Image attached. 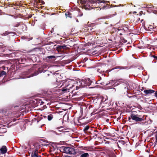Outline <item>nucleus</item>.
<instances>
[{"label":"nucleus","instance_id":"nucleus-1","mask_svg":"<svg viewBox=\"0 0 157 157\" xmlns=\"http://www.w3.org/2000/svg\"><path fill=\"white\" fill-rule=\"evenodd\" d=\"M78 83H77L75 86H76V90H78L79 89V87L77 85H79L81 87H84L85 86H89L90 88H93V86L94 83L93 81L91 80L89 78L87 79H82V80L79 81V82L76 81Z\"/></svg>","mask_w":157,"mask_h":157},{"label":"nucleus","instance_id":"nucleus-2","mask_svg":"<svg viewBox=\"0 0 157 157\" xmlns=\"http://www.w3.org/2000/svg\"><path fill=\"white\" fill-rule=\"evenodd\" d=\"M78 83L75 81L71 80L69 82L68 84H67L65 87H63L61 90L62 91L67 92L69 91L70 89H71L75 86Z\"/></svg>","mask_w":157,"mask_h":157},{"label":"nucleus","instance_id":"nucleus-3","mask_svg":"<svg viewBox=\"0 0 157 157\" xmlns=\"http://www.w3.org/2000/svg\"><path fill=\"white\" fill-rule=\"evenodd\" d=\"M120 81L119 80H111L108 82L105 81L101 82V84L103 85L117 86L120 84Z\"/></svg>","mask_w":157,"mask_h":157},{"label":"nucleus","instance_id":"nucleus-4","mask_svg":"<svg viewBox=\"0 0 157 157\" xmlns=\"http://www.w3.org/2000/svg\"><path fill=\"white\" fill-rule=\"evenodd\" d=\"M63 152L70 154H75L76 153L75 149L72 147H63L61 148Z\"/></svg>","mask_w":157,"mask_h":157},{"label":"nucleus","instance_id":"nucleus-5","mask_svg":"<svg viewBox=\"0 0 157 157\" xmlns=\"http://www.w3.org/2000/svg\"><path fill=\"white\" fill-rule=\"evenodd\" d=\"M131 117L133 120L136 121H141L143 120L142 118L137 117L135 114H131Z\"/></svg>","mask_w":157,"mask_h":157},{"label":"nucleus","instance_id":"nucleus-6","mask_svg":"<svg viewBox=\"0 0 157 157\" xmlns=\"http://www.w3.org/2000/svg\"><path fill=\"white\" fill-rule=\"evenodd\" d=\"M0 150L1 151V154H2L6 153L7 151L6 147L5 146H2V148L0 149Z\"/></svg>","mask_w":157,"mask_h":157},{"label":"nucleus","instance_id":"nucleus-7","mask_svg":"<svg viewBox=\"0 0 157 157\" xmlns=\"http://www.w3.org/2000/svg\"><path fill=\"white\" fill-rule=\"evenodd\" d=\"M155 91L152 90H144V92L146 94H151L155 92Z\"/></svg>","mask_w":157,"mask_h":157},{"label":"nucleus","instance_id":"nucleus-8","mask_svg":"<svg viewBox=\"0 0 157 157\" xmlns=\"http://www.w3.org/2000/svg\"><path fill=\"white\" fill-rule=\"evenodd\" d=\"M87 2H91L92 3H99L102 2L100 0H87Z\"/></svg>","mask_w":157,"mask_h":157},{"label":"nucleus","instance_id":"nucleus-9","mask_svg":"<svg viewBox=\"0 0 157 157\" xmlns=\"http://www.w3.org/2000/svg\"><path fill=\"white\" fill-rule=\"evenodd\" d=\"M32 157H41L40 155H38V153L36 151L33 152L31 154Z\"/></svg>","mask_w":157,"mask_h":157},{"label":"nucleus","instance_id":"nucleus-10","mask_svg":"<svg viewBox=\"0 0 157 157\" xmlns=\"http://www.w3.org/2000/svg\"><path fill=\"white\" fill-rule=\"evenodd\" d=\"M155 141L154 142L155 145H157V130L155 132Z\"/></svg>","mask_w":157,"mask_h":157},{"label":"nucleus","instance_id":"nucleus-11","mask_svg":"<svg viewBox=\"0 0 157 157\" xmlns=\"http://www.w3.org/2000/svg\"><path fill=\"white\" fill-rule=\"evenodd\" d=\"M53 117V116L52 114H50L48 116V121L51 120Z\"/></svg>","mask_w":157,"mask_h":157},{"label":"nucleus","instance_id":"nucleus-12","mask_svg":"<svg viewBox=\"0 0 157 157\" xmlns=\"http://www.w3.org/2000/svg\"><path fill=\"white\" fill-rule=\"evenodd\" d=\"M89 156V154L87 153H86L81 155L80 157H88Z\"/></svg>","mask_w":157,"mask_h":157},{"label":"nucleus","instance_id":"nucleus-13","mask_svg":"<svg viewBox=\"0 0 157 157\" xmlns=\"http://www.w3.org/2000/svg\"><path fill=\"white\" fill-rule=\"evenodd\" d=\"M65 15L67 18L68 17L69 18H71V14L69 13V12L66 13H65Z\"/></svg>","mask_w":157,"mask_h":157},{"label":"nucleus","instance_id":"nucleus-14","mask_svg":"<svg viewBox=\"0 0 157 157\" xmlns=\"http://www.w3.org/2000/svg\"><path fill=\"white\" fill-rule=\"evenodd\" d=\"M118 68L122 69H130V68L128 67H119Z\"/></svg>","mask_w":157,"mask_h":157},{"label":"nucleus","instance_id":"nucleus-15","mask_svg":"<svg viewBox=\"0 0 157 157\" xmlns=\"http://www.w3.org/2000/svg\"><path fill=\"white\" fill-rule=\"evenodd\" d=\"M97 71L98 72H99L100 73H102V72H104V71L100 68H98L97 69Z\"/></svg>","mask_w":157,"mask_h":157},{"label":"nucleus","instance_id":"nucleus-16","mask_svg":"<svg viewBox=\"0 0 157 157\" xmlns=\"http://www.w3.org/2000/svg\"><path fill=\"white\" fill-rule=\"evenodd\" d=\"M6 74V72L4 71H2L0 74V76H2Z\"/></svg>","mask_w":157,"mask_h":157},{"label":"nucleus","instance_id":"nucleus-17","mask_svg":"<svg viewBox=\"0 0 157 157\" xmlns=\"http://www.w3.org/2000/svg\"><path fill=\"white\" fill-rule=\"evenodd\" d=\"M55 58V56H48L47 57V59L48 58L49 59H53Z\"/></svg>","mask_w":157,"mask_h":157},{"label":"nucleus","instance_id":"nucleus-18","mask_svg":"<svg viewBox=\"0 0 157 157\" xmlns=\"http://www.w3.org/2000/svg\"><path fill=\"white\" fill-rule=\"evenodd\" d=\"M89 127L88 126H86L84 129V130H87L89 129Z\"/></svg>","mask_w":157,"mask_h":157},{"label":"nucleus","instance_id":"nucleus-19","mask_svg":"<svg viewBox=\"0 0 157 157\" xmlns=\"http://www.w3.org/2000/svg\"><path fill=\"white\" fill-rule=\"evenodd\" d=\"M3 129V132H6V129L3 128H2V127H0V129Z\"/></svg>","mask_w":157,"mask_h":157},{"label":"nucleus","instance_id":"nucleus-20","mask_svg":"<svg viewBox=\"0 0 157 157\" xmlns=\"http://www.w3.org/2000/svg\"><path fill=\"white\" fill-rule=\"evenodd\" d=\"M148 28L149 29H153V28H154V27H153L151 25H149V27H148Z\"/></svg>","mask_w":157,"mask_h":157},{"label":"nucleus","instance_id":"nucleus-21","mask_svg":"<svg viewBox=\"0 0 157 157\" xmlns=\"http://www.w3.org/2000/svg\"><path fill=\"white\" fill-rule=\"evenodd\" d=\"M154 57L156 59H157V56H154Z\"/></svg>","mask_w":157,"mask_h":157},{"label":"nucleus","instance_id":"nucleus-22","mask_svg":"<svg viewBox=\"0 0 157 157\" xmlns=\"http://www.w3.org/2000/svg\"><path fill=\"white\" fill-rule=\"evenodd\" d=\"M38 74V73H36L35 74L33 75H36Z\"/></svg>","mask_w":157,"mask_h":157},{"label":"nucleus","instance_id":"nucleus-23","mask_svg":"<svg viewBox=\"0 0 157 157\" xmlns=\"http://www.w3.org/2000/svg\"><path fill=\"white\" fill-rule=\"evenodd\" d=\"M155 95L156 97H157V93H155Z\"/></svg>","mask_w":157,"mask_h":157},{"label":"nucleus","instance_id":"nucleus-24","mask_svg":"<svg viewBox=\"0 0 157 157\" xmlns=\"http://www.w3.org/2000/svg\"><path fill=\"white\" fill-rule=\"evenodd\" d=\"M28 78V77H25L24 78Z\"/></svg>","mask_w":157,"mask_h":157},{"label":"nucleus","instance_id":"nucleus-25","mask_svg":"<svg viewBox=\"0 0 157 157\" xmlns=\"http://www.w3.org/2000/svg\"><path fill=\"white\" fill-rule=\"evenodd\" d=\"M90 82H88V84H90Z\"/></svg>","mask_w":157,"mask_h":157},{"label":"nucleus","instance_id":"nucleus-26","mask_svg":"<svg viewBox=\"0 0 157 157\" xmlns=\"http://www.w3.org/2000/svg\"><path fill=\"white\" fill-rule=\"evenodd\" d=\"M109 157H111L110 156H109Z\"/></svg>","mask_w":157,"mask_h":157},{"label":"nucleus","instance_id":"nucleus-27","mask_svg":"<svg viewBox=\"0 0 157 157\" xmlns=\"http://www.w3.org/2000/svg\"><path fill=\"white\" fill-rule=\"evenodd\" d=\"M7 1H8V0H7Z\"/></svg>","mask_w":157,"mask_h":157}]
</instances>
